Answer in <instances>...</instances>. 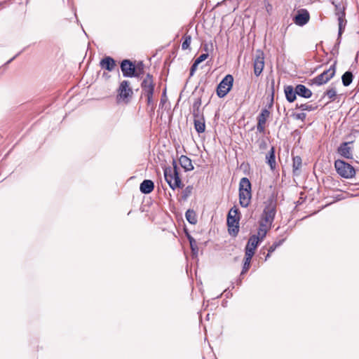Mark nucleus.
<instances>
[{
  "label": "nucleus",
  "instance_id": "1",
  "mask_svg": "<svg viewBox=\"0 0 359 359\" xmlns=\"http://www.w3.org/2000/svg\"><path fill=\"white\" fill-rule=\"evenodd\" d=\"M264 205L259 222L266 224V226H271L276 214V201L271 196L264 201Z\"/></svg>",
  "mask_w": 359,
  "mask_h": 359
},
{
  "label": "nucleus",
  "instance_id": "2",
  "mask_svg": "<svg viewBox=\"0 0 359 359\" xmlns=\"http://www.w3.org/2000/svg\"><path fill=\"white\" fill-rule=\"evenodd\" d=\"M251 183L247 177H243L239 183V203L243 208H247L251 201Z\"/></svg>",
  "mask_w": 359,
  "mask_h": 359
},
{
  "label": "nucleus",
  "instance_id": "3",
  "mask_svg": "<svg viewBox=\"0 0 359 359\" xmlns=\"http://www.w3.org/2000/svg\"><path fill=\"white\" fill-rule=\"evenodd\" d=\"M173 167H166L164 168V177L167 183L172 189L182 187V182L177 172L176 162L173 161Z\"/></svg>",
  "mask_w": 359,
  "mask_h": 359
},
{
  "label": "nucleus",
  "instance_id": "4",
  "mask_svg": "<svg viewBox=\"0 0 359 359\" xmlns=\"http://www.w3.org/2000/svg\"><path fill=\"white\" fill-rule=\"evenodd\" d=\"M332 4L335 7V15L337 16L339 25V36L340 37L347 23V21L345 18L346 4L343 0H334Z\"/></svg>",
  "mask_w": 359,
  "mask_h": 359
},
{
  "label": "nucleus",
  "instance_id": "5",
  "mask_svg": "<svg viewBox=\"0 0 359 359\" xmlns=\"http://www.w3.org/2000/svg\"><path fill=\"white\" fill-rule=\"evenodd\" d=\"M334 168L337 172L344 178H352L355 174L354 168L342 160H336L334 162Z\"/></svg>",
  "mask_w": 359,
  "mask_h": 359
},
{
  "label": "nucleus",
  "instance_id": "6",
  "mask_svg": "<svg viewBox=\"0 0 359 359\" xmlns=\"http://www.w3.org/2000/svg\"><path fill=\"white\" fill-rule=\"evenodd\" d=\"M336 62L330 68L325 70L322 74L318 75L311 80V83L316 86H321L327 83L335 74Z\"/></svg>",
  "mask_w": 359,
  "mask_h": 359
},
{
  "label": "nucleus",
  "instance_id": "7",
  "mask_svg": "<svg viewBox=\"0 0 359 359\" xmlns=\"http://www.w3.org/2000/svg\"><path fill=\"white\" fill-rule=\"evenodd\" d=\"M128 81H123L117 90V100L118 102H128L129 100L132 97L133 92L130 86Z\"/></svg>",
  "mask_w": 359,
  "mask_h": 359
},
{
  "label": "nucleus",
  "instance_id": "8",
  "mask_svg": "<svg viewBox=\"0 0 359 359\" xmlns=\"http://www.w3.org/2000/svg\"><path fill=\"white\" fill-rule=\"evenodd\" d=\"M233 78L231 74L226 75L219 83L217 88V95L219 97H224L232 88Z\"/></svg>",
  "mask_w": 359,
  "mask_h": 359
},
{
  "label": "nucleus",
  "instance_id": "9",
  "mask_svg": "<svg viewBox=\"0 0 359 359\" xmlns=\"http://www.w3.org/2000/svg\"><path fill=\"white\" fill-rule=\"evenodd\" d=\"M240 219L239 210L234 206L230 209L227 215V224L229 228H232L233 231H238V222Z\"/></svg>",
  "mask_w": 359,
  "mask_h": 359
},
{
  "label": "nucleus",
  "instance_id": "10",
  "mask_svg": "<svg viewBox=\"0 0 359 359\" xmlns=\"http://www.w3.org/2000/svg\"><path fill=\"white\" fill-rule=\"evenodd\" d=\"M121 69L123 76L125 77H135L138 76L136 73V68L135 65L129 60H123L121 63Z\"/></svg>",
  "mask_w": 359,
  "mask_h": 359
},
{
  "label": "nucleus",
  "instance_id": "11",
  "mask_svg": "<svg viewBox=\"0 0 359 359\" xmlns=\"http://www.w3.org/2000/svg\"><path fill=\"white\" fill-rule=\"evenodd\" d=\"M264 67V53L260 50H257L256 56L254 60V73L257 76H259Z\"/></svg>",
  "mask_w": 359,
  "mask_h": 359
},
{
  "label": "nucleus",
  "instance_id": "12",
  "mask_svg": "<svg viewBox=\"0 0 359 359\" xmlns=\"http://www.w3.org/2000/svg\"><path fill=\"white\" fill-rule=\"evenodd\" d=\"M260 242V239H259L258 236H255V234L251 236L245 246V255L253 257L255 250Z\"/></svg>",
  "mask_w": 359,
  "mask_h": 359
},
{
  "label": "nucleus",
  "instance_id": "13",
  "mask_svg": "<svg viewBox=\"0 0 359 359\" xmlns=\"http://www.w3.org/2000/svg\"><path fill=\"white\" fill-rule=\"evenodd\" d=\"M270 116V111L266 109H263L257 116V130L259 133H264L265 130V124Z\"/></svg>",
  "mask_w": 359,
  "mask_h": 359
},
{
  "label": "nucleus",
  "instance_id": "14",
  "mask_svg": "<svg viewBox=\"0 0 359 359\" xmlns=\"http://www.w3.org/2000/svg\"><path fill=\"white\" fill-rule=\"evenodd\" d=\"M141 86L144 94H154V83L152 76L148 74L142 81Z\"/></svg>",
  "mask_w": 359,
  "mask_h": 359
},
{
  "label": "nucleus",
  "instance_id": "15",
  "mask_svg": "<svg viewBox=\"0 0 359 359\" xmlns=\"http://www.w3.org/2000/svg\"><path fill=\"white\" fill-rule=\"evenodd\" d=\"M310 18L309 12L306 9H302L298 11L294 19V22L299 26H304L306 25Z\"/></svg>",
  "mask_w": 359,
  "mask_h": 359
},
{
  "label": "nucleus",
  "instance_id": "16",
  "mask_svg": "<svg viewBox=\"0 0 359 359\" xmlns=\"http://www.w3.org/2000/svg\"><path fill=\"white\" fill-rule=\"evenodd\" d=\"M194 117V128L198 133H202L205 130V119L203 114L195 115Z\"/></svg>",
  "mask_w": 359,
  "mask_h": 359
},
{
  "label": "nucleus",
  "instance_id": "17",
  "mask_svg": "<svg viewBox=\"0 0 359 359\" xmlns=\"http://www.w3.org/2000/svg\"><path fill=\"white\" fill-rule=\"evenodd\" d=\"M338 153L346 158H352L351 148L348 146V143L344 142L338 148Z\"/></svg>",
  "mask_w": 359,
  "mask_h": 359
},
{
  "label": "nucleus",
  "instance_id": "18",
  "mask_svg": "<svg viewBox=\"0 0 359 359\" xmlns=\"http://www.w3.org/2000/svg\"><path fill=\"white\" fill-rule=\"evenodd\" d=\"M154 189V184L150 180H144L140 186V190L142 193L150 194Z\"/></svg>",
  "mask_w": 359,
  "mask_h": 359
},
{
  "label": "nucleus",
  "instance_id": "19",
  "mask_svg": "<svg viewBox=\"0 0 359 359\" xmlns=\"http://www.w3.org/2000/svg\"><path fill=\"white\" fill-rule=\"evenodd\" d=\"M100 65L102 69H105L111 72L114 69L116 63L113 58L110 57H106L101 60Z\"/></svg>",
  "mask_w": 359,
  "mask_h": 359
},
{
  "label": "nucleus",
  "instance_id": "20",
  "mask_svg": "<svg viewBox=\"0 0 359 359\" xmlns=\"http://www.w3.org/2000/svg\"><path fill=\"white\" fill-rule=\"evenodd\" d=\"M296 93L299 96L304 98H309L312 95L311 90L302 84L296 86Z\"/></svg>",
  "mask_w": 359,
  "mask_h": 359
},
{
  "label": "nucleus",
  "instance_id": "21",
  "mask_svg": "<svg viewBox=\"0 0 359 359\" xmlns=\"http://www.w3.org/2000/svg\"><path fill=\"white\" fill-rule=\"evenodd\" d=\"M180 163L181 166L186 170V171H191L194 170V165L191 163V160L187 157V156H181V157L179 159Z\"/></svg>",
  "mask_w": 359,
  "mask_h": 359
},
{
  "label": "nucleus",
  "instance_id": "22",
  "mask_svg": "<svg viewBox=\"0 0 359 359\" xmlns=\"http://www.w3.org/2000/svg\"><path fill=\"white\" fill-rule=\"evenodd\" d=\"M266 163L270 166L271 170L276 168V163L275 158V149L274 147H271L268 154L266 156Z\"/></svg>",
  "mask_w": 359,
  "mask_h": 359
},
{
  "label": "nucleus",
  "instance_id": "23",
  "mask_svg": "<svg viewBox=\"0 0 359 359\" xmlns=\"http://www.w3.org/2000/svg\"><path fill=\"white\" fill-rule=\"evenodd\" d=\"M271 226H267L266 224L259 222V226L258 229L257 234L255 236H258L259 239L262 242L266 237L268 231L271 229Z\"/></svg>",
  "mask_w": 359,
  "mask_h": 359
},
{
  "label": "nucleus",
  "instance_id": "24",
  "mask_svg": "<svg viewBox=\"0 0 359 359\" xmlns=\"http://www.w3.org/2000/svg\"><path fill=\"white\" fill-rule=\"evenodd\" d=\"M285 93L287 100L290 102H294L296 99V95H297L296 93V89L294 90L292 86H291L285 87Z\"/></svg>",
  "mask_w": 359,
  "mask_h": 359
},
{
  "label": "nucleus",
  "instance_id": "25",
  "mask_svg": "<svg viewBox=\"0 0 359 359\" xmlns=\"http://www.w3.org/2000/svg\"><path fill=\"white\" fill-rule=\"evenodd\" d=\"M317 107H318L317 105L313 104H310L309 102L305 103V104H298L297 103L296 104V108L299 109L302 111H314L315 109H316Z\"/></svg>",
  "mask_w": 359,
  "mask_h": 359
},
{
  "label": "nucleus",
  "instance_id": "26",
  "mask_svg": "<svg viewBox=\"0 0 359 359\" xmlns=\"http://www.w3.org/2000/svg\"><path fill=\"white\" fill-rule=\"evenodd\" d=\"M185 217L187 220L191 224H195L197 222V217L194 210H188L186 212Z\"/></svg>",
  "mask_w": 359,
  "mask_h": 359
},
{
  "label": "nucleus",
  "instance_id": "27",
  "mask_svg": "<svg viewBox=\"0 0 359 359\" xmlns=\"http://www.w3.org/2000/svg\"><path fill=\"white\" fill-rule=\"evenodd\" d=\"M342 83L344 86H348L353 81V74L351 72H346L341 77Z\"/></svg>",
  "mask_w": 359,
  "mask_h": 359
},
{
  "label": "nucleus",
  "instance_id": "28",
  "mask_svg": "<svg viewBox=\"0 0 359 359\" xmlns=\"http://www.w3.org/2000/svg\"><path fill=\"white\" fill-rule=\"evenodd\" d=\"M201 105V100L200 98H198L195 100V102H194L193 104V115L195 116V115H201L202 114L201 110H200V107Z\"/></svg>",
  "mask_w": 359,
  "mask_h": 359
},
{
  "label": "nucleus",
  "instance_id": "29",
  "mask_svg": "<svg viewBox=\"0 0 359 359\" xmlns=\"http://www.w3.org/2000/svg\"><path fill=\"white\" fill-rule=\"evenodd\" d=\"M252 257V256L245 255V261H244L243 270L241 271V275L244 274L249 269V268L250 266V262H251Z\"/></svg>",
  "mask_w": 359,
  "mask_h": 359
},
{
  "label": "nucleus",
  "instance_id": "30",
  "mask_svg": "<svg viewBox=\"0 0 359 359\" xmlns=\"http://www.w3.org/2000/svg\"><path fill=\"white\" fill-rule=\"evenodd\" d=\"M337 95V91L334 88L328 89L324 94V97L327 96L330 100H334Z\"/></svg>",
  "mask_w": 359,
  "mask_h": 359
},
{
  "label": "nucleus",
  "instance_id": "31",
  "mask_svg": "<svg viewBox=\"0 0 359 359\" xmlns=\"http://www.w3.org/2000/svg\"><path fill=\"white\" fill-rule=\"evenodd\" d=\"M302 166V158L299 156L293 158V168L294 170H299Z\"/></svg>",
  "mask_w": 359,
  "mask_h": 359
},
{
  "label": "nucleus",
  "instance_id": "32",
  "mask_svg": "<svg viewBox=\"0 0 359 359\" xmlns=\"http://www.w3.org/2000/svg\"><path fill=\"white\" fill-rule=\"evenodd\" d=\"M191 36H186L184 37V41L182 43V48L183 50H187V48H189V47L191 44Z\"/></svg>",
  "mask_w": 359,
  "mask_h": 359
},
{
  "label": "nucleus",
  "instance_id": "33",
  "mask_svg": "<svg viewBox=\"0 0 359 359\" xmlns=\"http://www.w3.org/2000/svg\"><path fill=\"white\" fill-rule=\"evenodd\" d=\"M283 243V241H280L278 242L274 243L272 245H271L269 248V253H272L275 250L280 246Z\"/></svg>",
  "mask_w": 359,
  "mask_h": 359
},
{
  "label": "nucleus",
  "instance_id": "34",
  "mask_svg": "<svg viewBox=\"0 0 359 359\" xmlns=\"http://www.w3.org/2000/svg\"><path fill=\"white\" fill-rule=\"evenodd\" d=\"M209 55L208 53H203L195 60L198 64L201 63L203 61L205 60L208 57Z\"/></svg>",
  "mask_w": 359,
  "mask_h": 359
},
{
  "label": "nucleus",
  "instance_id": "35",
  "mask_svg": "<svg viewBox=\"0 0 359 359\" xmlns=\"http://www.w3.org/2000/svg\"><path fill=\"white\" fill-rule=\"evenodd\" d=\"M146 97H147V104L148 105H151L152 107H154V102H153V94H144Z\"/></svg>",
  "mask_w": 359,
  "mask_h": 359
},
{
  "label": "nucleus",
  "instance_id": "36",
  "mask_svg": "<svg viewBox=\"0 0 359 359\" xmlns=\"http://www.w3.org/2000/svg\"><path fill=\"white\" fill-rule=\"evenodd\" d=\"M199 64L198 62H196V61H194V64L192 65L191 67V69H190V76H192L196 70L197 69V67H198V65Z\"/></svg>",
  "mask_w": 359,
  "mask_h": 359
},
{
  "label": "nucleus",
  "instance_id": "37",
  "mask_svg": "<svg viewBox=\"0 0 359 359\" xmlns=\"http://www.w3.org/2000/svg\"><path fill=\"white\" fill-rule=\"evenodd\" d=\"M295 116H296L297 119H300L302 121H304L306 117V114L305 113H299V114H296Z\"/></svg>",
  "mask_w": 359,
  "mask_h": 359
},
{
  "label": "nucleus",
  "instance_id": "38",
  "mask_svg": "<svg viewBox=\"0 0 359 359\" xmlns=\"http://www.w3.org/2000/svg\"><path fill=\"white\" fill-rule=\"evenodd\" d=\"M189 242H190V245H191L192 251H194L195 248L194 246V243H196L195 240L193 238H189Z\"/></svg>",
  "mask_w": 359,
  "mask_h": 359
},
{
  "label": "nucleus",
  "instance_id": "39",
  "mask_svg": "<svg viewBox=\"0 0 359 359\" xmlns=\"http://www.w3.org/2000/svg\"><path fill=\"white\" fill-rule=\"evenodd\" d=\"M271 253H269V251H268V254L266 256L265 260H267V259L270 257Z\"/></svg>",
  "mask_w": 359,
  "mask_h": 359
},
{
  "label": "nucleus",
  "instance_id": "40",
  "mask_svg": "<svg viewBox=\"0 0 359 359\" xmlns=\"http://www.w3.org/2000/svg\"><path fill=\"white\" fill-rule=\"evenodd\" d=\"M14 58H15V57H13L12 59H11V60L8 61V62H10L11 61H13V60Z\"/></svg>",
  "mask_w": 359,
  "mask_h": 359
}]
</instances>
